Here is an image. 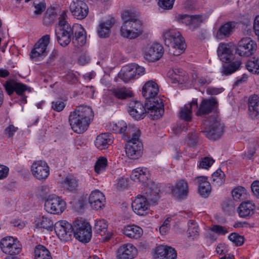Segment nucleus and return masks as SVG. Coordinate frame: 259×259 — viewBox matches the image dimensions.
<instances>
[{"label":"nucleus","instance_id":"1","mask_svg":"<svg viewBox=\"0 0 259 259\" xmlns=\"http://www.w3.org/2000/svg\"><path fill=\"white\" fill-rule=\"evenodd\" d=\"M94 117L91 108L87 106H79L69 116V121L72 130L76 133L85 132Z\"/></svg>","mask_w":259,"mask_h":259},{"label":"nucleus","instance_id":"2","mask_svg":"<svg viewBox=\"0 0 259 259\" xmlns=\"http://www.w3.org/2000/svg\"><path fill=\"white\" fill-rule=\"evenodd\" d=\"M122 19L123 23L120 27V33L123 37L132 39L143 34V23L135 17L131 16L128 11L124 12Z\"/></svg>","mask_w":259,"mask_h":259},{"label":"nucleus","instance_id":"3","mask_svg":"<svg viewBox=\"0 0 259 259\" xmlns=\"http://www.w3.org/2000/svg\"><path fill=\"white\" fill-rule=\"evenodd\" d=\"M127 137H124L125 152L131 159H137L141 156L143 145L140 140V131L136 126L130 127L127 130Z\"/></svg>","mask_w":259,"mask_h":259},{"label":"nucleus","instance_id":"4","mask_svg":"<svg viewBox=\"0 0 259 259\" xmlns=\"http://www.w3.org/2000/svg\"><path fill=\"white\" fill-rule=\"evenodd\" d=\"M165 44L171 48L170 53L174 56H179L184 51L186 45L180 33L175 29H167L163 32Z\"/></svg>","mask_w":259,"mask_h":259},{"label":"nucleus","instance_id":"5","mask_svg":"<svg viewBox=\"0 0 259 259\" xmlns=\"http://www.w3.org/2000/svg\"><path fill=\"white\" fill-rule=\"evenodd\" d=\"M74 236L79 241L88 242L92 237V228L90 224L85 220L77 219L73 223Z\"/></svg>","mask_w":259,"mask_h":259},{"label":"nucleus","instance_id":"6","mask_svg":"<svg viewBox=\"0 0 259 259\" xmlns=\"http://www.w3.org/2000/svg\"><path fill=\"white\" fill-rule=\"evenodd\" d=\"M201 132L208 139L215 140L220 138L223 132L222 124L215 120L211 123L205 121L201 127Z\"/></svg>","mask_w":259,"mask_h":259},{"label":"nucleus","instance_id":"7","mask_svg":"<svg viewBox=\"0 0 259 259\" xmlns=\"http://www.w3.org/2000/svg\"><path fill=\"white\" fill-rule=\"evenodd\" d=\"M0 247L4 253L11 255L18 254L22 250V246L19 241L10 236L1 240Z\"/></svg>","mask_w":259,"mask_h":259},{"label":"nucleus","instance_id":"8","mask_svg":"<svg viewBox=\"0 0 259 259\" xmlns=\"http://www.w3.org/2000/svg\"><path fill=\"white\" fill-rule=\"evenodd\" d=\"M45 207L48 212L59 214L62 213L66 209V203L61 198L52 196L46 201Z\"/></svg>","mask_w":259,"mask_h":259},{"label":"nucleus","instance_id":"9","mask_svg":"<svg viewBox=\"0 0 259 259\" xmlns=\"http://www.w3.org/2000/svg\"><path fill=\"white\" fill-rule=\"evenodd\" d=\"M257 48L256 42L249 37L241 39L238 42L236 53L241 57H249L254 53Z\"/></svg>","mask_w":259,"mask_h":259},{"label":"nucleus","instance_id":"10","mask_svg":"<svg viewBox=\"0 0 259 259\" xmlns=\"http://www.w3.org/2000/svg\"><path fill=\"white\" fill-rule=\"evenodd\" d=\"M50 36L46 34L43 36L34 45L31 50L30 57L31 59L37 60L39 58L47 54V49L50 42Z\"/></svg>","mask_w":259,"mask_h":259},{"label":"nucleus","instance_id":"11","mask_svg":"<svg viewBox=\"0 0 259 259\" xmlns=\"http://www.w3.org/2000/svg\"><path fill=\"white\" fill-rule=\"evenodd\" d=\"M172 196L178 200L186 198L189 192L187 181L183 179L178 180L174 185L170 187Z\"/></svg>","mask_w":259,"mask_h":259},{"label":"nucleus","instance_id":"12","mask_svg":"<svg viewBox=\"0 0 259 259\" xmlns=\"http://www.w3.org/2000/svg\"><path fill=\"white\" fill-rule=\"evenodd\" d=\"M146 113L153 119L160 118L164 113V105L160 99L150 100L146 103Z\"/></svg>","mask_w":259,"mask_h":259},{"label":"nucleus","instance_id":"13","mask_svg":"<svg viewBox=\"0 0 259 259\" xmlns=\"http://www.w3.org/2000/svg\"><path fill=\"white\" fill-rule=\"evenodd\" d=\"M74 31V25L72 27L67 26L64 28H55V34L59 44L63 47L68 46L71 41Z\"/></svg>","mask_w":259,"mask_h":259},{"label":"nucleus","instance_id":"14","mask_svg":"<svg viewBox=\"0 0 259 259\" xmlns=\"http://www.w3.org/2000/svg\"><path fill=\"white\" fill-rule=\"evenodd\" d=\"M31 170L33 176L39 180L46 179L50 174L48 164L42 160L34 162L31 165Z\"/></svg>","mask_w":259,"mask_h":259},{"label":"nucleus","instance_id":"15","mask_svg":"<svg viewBox=\"0 0 259 259\" xmlns=\"http://www.w3.org/2000/svg\"><path fill=\"white\" fill-rule=\"evenodd\" d=\"M163 53V47L159 43L154 42L146 49L144 58L149 62H155L162 57Z\"/></svg>","mask_w":259,"mask_h":259},{"label":"nucleus","instance_id":"16","mask_svg":"<svg viewBox=\"0 0 259 259\" xmlns=\"http://www.w3.org/2000/svg\"><path fill=\"white\" fill-rule=\"evenodd\" d=\"M73 225L66 221H60L56 223L54 226L55 231L58 237L62 240H68L71 235Z\"/></svg>","mask_w":259,"mask_h":259},{"label":"nucleus","instance_id":"17","mask_svg":"<svg viewBox=\"0 0 259 259\" xmlns=\"http://www.w3.org/2000/svg\"><path fill=\"white\" fill-rule=\"evenodd\" d=\"M70 9L74 17L79 20L86 17L89 13L88 6L81 0L72 2L70 5Z\"/></svg>","mask_w":259,"mask_h":259},{"label":"nucleus","instance_id":"18","mask_svg":"<svg viewBox=\"0 0 259 259\" xmlns=\"http://www.w3.org/2000/svg\"><path fill=\"white\" fill-rule=\"evenodd\" d=\"M218 103L217 99L211 97L209 99H203L198 107V110L196 113L197 116H203L212 112L218 107Z\"/></svg>","mask_w":259,"mask_h":259},{"label":"nucleus","instance_id":"19","mask_svg":"<svg viewBox=\"0 0 259 259\" xmlns=\"http://www.w3.org/2000/svg\"><path fill=\"white\" fill-rule=\"evenodd\" d=\"M138 253L137 248L131 243H125L121 245L117 250L118 259H133Z\"/></svg>","mask_w":259,"mask_h":259},{"label":"nucleus","instance_id":"20","mask_svg":"<svg viewBox=\"0 0 259 259\" xmlns=\"http://www.w3.org/2000/svg\"><path fill=\"white\" fill-rule=\"evenodd\" d=\"M128 112L136 120L143 119L146 114V105L144 106L139 101H131L129 104Z\"/></svg>","mask_w":259,"mask_h":259},{"label":"nucleus","instance_id":"21","mask_svg":"<svg viewBox=\"0 0 259 259\" xmlns=\"http://www.w3.org/2000/svg\"><path fill=\"white\" fill-rule=\"evenodd\" d=\"M5 87L8 94L10 95L15 92L18 95L23 96L24 92L28 91L30 92L31 91L30 87L14 80L7 81Z\"/></svg>","mask_w":259,"mask_h":259},{"label":"nucleus","instance_id":"22","mask_svg":"<svg viewBox=\"0 0 259 259\" xmlns=\"http://www.w3.org/2000/svg\"><path fill=\"white\" fill-rule=\"evenodd\" d=\"M132 207L136 214L143 215L147 213L149 207V202L145 197L138 196L132 202Z\"/></svg>","mask_w":259,"mask_h":259},{"label":"nucleus","instance_id":"23","mask_svg":"<svg viewBox=\"0 0 259 259\" xmlns=\"http://www.w3.org/2000/svg\"><path fill=\"white\" fill-rule=\"evenodd\" d=\"M195 185L198 187L199 194L204 198L207 197L211 192V186L207 180V178L205 176H198L193 179Z\"/></svg>","mask_w":259,"mask_h":259},{"label":"nucleus","instance_id":"24","mask_svg":"<svg viewBox=\"0 0 259 259\" xmlns=\"http://www.w3.org/2000/svg\"><path fill=\"white\" fill-rule=\"evenodd\" d=\"M218 56L223 62L227 63L231 61L233 58L232 45L230 44L221 43L218 50Z\"/></svg>","mask_w":259,"mask_h":259},{"label":"nucleus","instance_id":"25","mask_svg":"<svg viewBox=\"0 0 259 259\" xmlns=\"http://www.w3.org/2000/svg\"><path fill=\"white\" fill-rule=\"evenodd\" d=\"M89 202L92 208L99 210L104 206L105 197L103 193L99 190H95L90 194Z\"/></svg>","mask_w":259,"mask_h":259},{"label":"nucleus","instance_id":"26","mask_svg":"<svg viewBox=\"0 0 259 259\" xmlns=\"http://www.w3.org/2000/svg\"><path fill=\"white\" fill-rule=\"evenodd\" d=\"M159 89L157 84L152 80L146 82L142 88V94L146 99L156 100L154 98L158 94Z\"/></svg>","mask_w":259,"mask_h":259},{"label":"nucleus","instance_id":"27","mask_svg":"<svg viewBox=\"0 0 259 259\" xmlns=\"http://www.w3.org/2000/svg\"><path fill=\"white\" fill-rule=\"evenodd\" d=\"M115 23L113 18L101 21L97 28V34L100 38H107L110 36L111 29Z\"/></svg>","mask_w":259,"mask_h":259},{"label":"nucleus","instance_id":"28","mask_svg":"<svg viewBox=\"0 0 259 259\" xmlns=\"http://www.w3.org/2000/svg\"><path fill=\"white\" fill-rule=\"evenodd\" d=\"M75 35L72 39V44L75 47L79 48L86 42L85 30L80 24L74 25Z\"/></svg>","mask_w":259,"mask_h":259},{"label":"nucleus","instance_id":"29","mask_svg":"<svg viewBox=\"0 0 259 259\" xmlns=\"http://www.w3.org/2000/svg\"><path fill=\"white\" fill-rule=\"evenodd\" d=\"M248 114L251 118H259V97L252 95L249 97L248 102Z\"/></svg>","mask_w":259,"mask_h":259},{"label":"nucleus","instance_id":"30","mask_svg":"<svg viewBox=\"0 0 259 259\" xmlns=\"http://www.w3.org/2000/svg\"><path fill=\"white\" fill-rule=\"evenodd\" d=\"M193 108L198 109V104L196 100H192L181 109L179 117L186 121H190L192 118V110Z\"/></svg>","mask_w":259,"mask_h":259},{"label":"nucleus","instance_id":"31","mask_svg":"<svg viewBox=\"0 0 259 259\" xmlns=\"http://www.w3.org/2000/svg\"><path fill=\"white\" fill-rule=\"evenodd\" d=\"M113 137L108 133L101 134L98 135L95 142L96 147L103 150L106 149L108 146L113 143Z\"/></svg>","mask_w":259,"mask_h":259},{"label":"nucleus","instance_id":"32","mask_svg":"<svg viewBox=\"0 0 259 259\" xmlns=\"http://www.w3.org/2000/svg\"><path fill=\"white\" fill-rule=\"evenodd\" d=\"M255 209V204L252 201H246L240 204L238 208V213L242 218L250 217L254 214Z\"/></svg>","mask_w":259,"mask_h":259},{"label":"nucleus","instance_id":"33","mask_svg":"<svg viewBox=\"0 0 259 259\" xmlns=\"http://www.w3.org/2000/svg\"><path fill=\"white\" fill-rule=\"evenodd\" d=\"M95 229L97 233L104 237L105 240H109L111 236V233L108 230V224L104 219L96 221L95 225Z\"/></svg>","mask_w":259,"mask_h":259},{"label":"nucleus","instance_id":"34","mask_svg":"<svg viewBox=\"0 0 259 259\" xmlns=\"http://www.w3.org/2000/svg\"><path fill=\"white\" fill-rule=\"evenodd\" d=\"M235 26V23L234 22H228L222 25L217 31V38L222 39L229 36L233 32Z\"/></svg>","mask_w":259,"mask_h":259},{"label":"nucleus","instance_id":"35","mask_svg":"<svg viewBox=\"0 0 259 259\" xmlns=\"http://www.w3.org/2000/svg\"><path fill=\"white\" fill-rule=\"evenodd\" d=\"M149 177V172L146 168L138 167L134 169L131 175V179L137 182L145 183Z\"/></svg>","mask_w":259,"mask_h":259},{"label":"nucleus","instance_id":"36","mask_svg":"<svg viewBox=\"0 0 259 259\" xmlns=\"http://www.w3.org/2000/svg\"><path fill=\"white\" fill-rule=\"evenodd\" d=\"M111 95L118 100H124L133 96V91L125 87L115 88L110 90Z\"/></svg>","mask_w":259,"mask_h":259},{"label":"nucleus","instance_id":"37","mask_svg":"<svg viewBox=\"0 0 259 259\" xmlns=\"http://www.w3.org/2000/svg\"><path fill=\"white\" fill-rule=\"evenodd\" d=\"M145 191L146 196H145L147 201L152 203H156L159 199V188L155 185H151L150 187H146Z\"/></svg>","mask_w":259,"mask_h":259},{"label":"nucleus","instance_id":"38","mask_svg":"<svg viewBox=\"0 0 259 259\" xmlns=\"http://www.w3.org/2000/svg\"><path fill=\"white\" fill-rule=\"evenodd\" d=\"M35 225L37 228H43L49 230L53 228L54 222L51 218L46 215H40L35 219Z\"/></svg>","mask_w":259,"mask_h":259},{"label":"nucleus","instance_id":"39","mask_svg":"<svg viewBox=\"0 0 259 259\" xmlns=\"http://www.w3.org/2000/svg\"><path fill=\"white\" fill-rule=\"evenodd\" d=\"M142 229L137 225L126 226L124 230V234L128 238L138 239L143 235Z\"/></svg>","mask_w":259,"mask_h":259},{"label":"nucleus","instance_id":"40","mask_svg":"<svg viewBox=\"0 0 259 259\" xmlns=\"http://www.w3.org/2000/svg\"><path fill=\"white\" fill-rule=\"evenodd\" d=\"M177 21L186 25H191L200 23L201 22V17L200 16H190L188 15H178L176 17Z\"/></svg>","mask_w":259,"mask_h":259},{"label":"nucleus","instance_id":"41","mask_svg":"<svg viewBox=\"0 0 259 259\" xmlns=\"http://www.w3.org/2000/svg\"><path fill=\"white\" fill-rule=\"evenodd\" d=\"M241 64L240 60H235L229 64L223 65L221 70L222 75L227 76L232 74L239 69Z\"/></svg>","mask_w":259,"mask_h":259},{"label":"nucleus","instance_id":"42","mask_svg":"<svg viewBox=\"0 0 259 259\" xmlns=\"http://www.w3.org/2000/svg\"><path fill=\"white\" fill-rule=\"evenodd\" d=\"M34 259H53L50 251L44 246L38 245L34 249Z\"/></svg>","mask_w":259,"mask_h":259},{"label":"nucleus","instance_id":"43","mask_svg":"<svg viewBox=\"0 0 259 259\" xmlns=\"http://www.w3.org/2000/svg\"><path fill=\"white\" fill-rule=\"evenodd\" d=\"M246 69L254 74L259 73V57L255 56L249 60L245 65Z\"/></svg>","mask_w":259,"mask_h":259},{"label":"nucleus","instance_id":"44","mask_svg":"<svg viewBox=\"0 0 259 259\" xmlns=\"http://www.w3.org/2000/svg\"><path fill=\"white\" fill-rule=\"evenodd\" d=\"M118 77L124 82H127L131 79L135 78L134 72L131 67L122 68L118 73Z\"/></svg>","mask_w":259,"mask_h":259},{"label":"nucleus","instance_id":"45","mask_svg":"<svg viewBox=\"0 0 259 259\" xmlns=\"http://www.w3.org/2000/svg\"><path fill=\"white\" fill-rule=\"evenodd\" d=\"M172 71V77L174 78L175 82L183 83L187 81L188 76L183 69L176 68L173 69Z\"/></svg>","mask_w":259,"mask_h":259},{"label":"nucleus","instance_id":"46","mask_svg":"<svg viewBox=\"0 0 259 259\" xmlns=\"http://www.w3.org/2000/svg\"><path fill=\"white\" fill-rule=\"evenodd\" d=\"M232 195L235 200H241L246 198L247 191L244 187L239 186L232 190Z\"/></svg>","mask_w":259,"mask_h":259},{"label":"nucleus","instance_id":"47","mask_svg":"<svg viewBox=\"0 0 259 259\" xmlns=\"http://www.w3.org/2000/svg\"><path fill=\"white\" fill-rule=\"evenodd\" d=\"M225 175L221 169H218L212 175V181L213 185L221 186L225 182Z\"/></svg>","mask_w":259,"mask_h":259},{"label":"nucleus","instance_id":"48","mask_svg":"<svg viewBox=\"0 0 259 259\" xmlns=\"http://www.w3.org/2000/svg\"><path fill=\"white\" fill-rule=\"evenodd\" d=\"M116 127L114 128L115 133H119L123 134V139H124V137H127L131 135H127V130L130 127L133 126V125H129L127 126L126 123L123 120L119 121L115 123Z\"/></svg>","mask_w":259,"mask_h":259},{"label":"nucleus","instance_id":"49","mask_svg":"<svg viewBox=\"0 0 259 259\" xmlns=\"http://www.w3.org/2000/svg\"><path fill=\"white\" fill-rule=\"evenodd\" d=\"M64 187L69 191H73L77 187V181L76 179L72 176H67L63 181Z\"/></svg>","mask_w":259,"mask_h":259},{"label":"nucleus","instance_id":"50","mask_svg":"<svg viewBox=\"0 0 259 259\" xmlns=\"http://www.w3.org/2000/svg\"><path fill=\"white\" fill-rule=\"evenodd\" d=\"M107 165V160L105 157H101L97 161L95 166V170L96 172L100 174L104 171Z\"/></svg>","mask_w":259,"mask_h":259},{"label":"nucleus","instance_id":"51","mask_svg":"<svg viewBox=\"0 0 259 259\" xmlns=\"http://www.w3.org/2000/svg\"><path fill=\"white\" fill-rule=\"evenodd\" d=\"M188 234L189 237L196 238L199 235V228L197 224L193 221L188 222Z\"/></svg>","mask_w":259,"mask_h":259},{"label":"nucleus","instance_id":"52","mask_svg":"<svg viewBox=\"0 0 259 259\" xmlns=\"http://www.w3.org/2000/svg\"><path fill=\"white\" fill-rule=\"evenodd\" d=\"M67 13L66 11H62L58 18V22L56 25L55 28H64L67 26H71L66 21L67 18Z\"/></svg>","mask_w":259,"mask_h":259},{"label":"nucleus","instance_id":"53","mask_svg":"<svg viewBox=\"0 0 259 259\" xmlns=\"http://www.w3.org/2000/svg\"><path fill=\"white\" fill-rule=\"evenodd\" d=\"M33 5L35 9L34 13L35 15H40L46 9V5L44 0H35Z\"/></svg>","mask_w":259,"mask_h":259},{"label":"nucleus","instance_id":"54","mask_svg":"<svg viewBox=\"0 0 259 259\" xmlns=\"http://www.w3.org/2000/svg\"><path fill=\"white\" fill-rule=\"evenodd\" d=\"M228 239L237 246H241L244 243V237L237 233H232L228 236Z\"/></svg>","mask_w":259,"mask_h":259},{"label":"nucleus","instance_id":"55","mask_svg":"<svg viewBox=\"0 0 259 259\" xmlns=\"http://www.w3.org/2000/svg\"><path fill=\"white\" fill-rule=\"evenodd\" d=\"M209 231H211L219 235H224L228 233L226 227L219 225H214L209 228Z\"/></svg>","mask_w":259,"mask_h":259},{"label":"nucleus","instance_id":"56","mask_svg":"<svg viewBox=\"0 0 259 259\" xmlns=\"http://www.w3.org/2000/svg\"><path fill=\"white\" fill-rule=\"evenodd\" d=\"M18 130L17 127L15 126L13 124H10L5 128L4 134L7 138H10L14 136Z\"/></svg>","mask_w":259,"mask_h":259},{"label":"nucleus","instance_id":"57","mask_svg":"<svg viewBox=\"0 0 259 259\" xmlns=\"http://www.w3.org/2000/svg\"><path fill=\"white\" fill-rule=\"evenodd\" d=\"M175 0H158V4L160 8L164 10L172 9Z\"/></svg>","mask_w":259,"mask_h":259},{"label":"nucleus","instance_id":"58","mask_svg":"<svg viewBox=\"0 0 259 259\" xmlns=\"http://www.w3.org/2000/svg\"><path fill=\"white\" fill-rule=\"evenodd\" d=\"M214 161L212 158L205 157L200 161L198 166L199 168L208 169L211 166Z\"/></svg>","mask_w":259,"mask_h":259},{"label":"nucleus","instance_id":"59","mask_svg":"<svg viewBox=\"0 0 259 259\" xmlns=\"http://www.w3.org/2000/svg\"><path fill=\"white\" fill-rule=\"evenodd\" d=\"M132 71L134 72L135 74V78H138L140 76L143 75L145 73V69L143 67L140 66L138 65H134L131 68Z\"/></svg>","mask_w":259,"mask_h":259},{"label":"nucleus","instance_id":"60","mask_svg":"<svg viewBox=\"0 0 259 259\" xmlns=\"http://www.w3.org/2000/svg\"><path fill=\"white\" fill-rule=\"evenodd\" d=\"M127 185V180L126 178H121L118 179L116 184V188L118 190L120 191L126 188Z\"/></svg>","mask_w":259,"mask_h":259},{"label":"nucleus","instance_id":"61","mask_svg":"<svg viewBox=\"0 0 259 259\" xmlns=\"http://www.w3.org/2000/svg\"><path fill=\"white\" fill-rule=\"evenodd\" d=\"M65 103L61 101H53L52 103V108L57 112H60L64 108Z\"/></svg>","mask_w":259,"mask_h":259},{"label":"nucleus","instance_id":"62","mask_svg":"<svg viewBox=\"0 0 259 259\" xmlns=\"http://www.w3.org/2000/svg\"><path fill=\"white\" fill-rule=\"evenodd\" d=\"M216 251L219 255L226 254L228 252V246L224 243H220L216 247Z\"/></svg>","mask_w":259,"mask_h":259},{"label":"nucleus","instance_id":"63","mask_svg":"<svg viewBox=\"0 0 259 259\" xmlns=\"http://www.w3.org/2000/svg\"><path fill=\"white\" fill-rule=\"evenodd\" d=\"M198 141V136L195 132L188 135V144L191 146H194Z\"/></svg>","mask_w":259,"mask_h":259},{"label":"nucleus","instance_id":"64","mask_svg":"<svg viewBox=\"0 0 259 259\" xmlns=\"http://www.w3.org/2000/svg\"><path fill=\"white\" fill-rule=\"evenodd\" d=\"M223 88L209 87L206 89V93L209 95H217L224 91Z\"/></svg>","mask_w":259,"mask_h":259}]
</instances>
